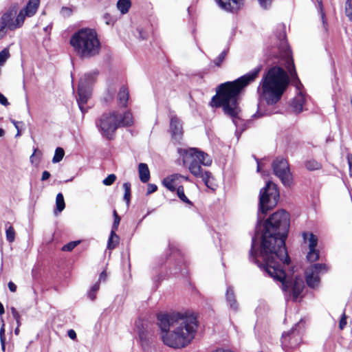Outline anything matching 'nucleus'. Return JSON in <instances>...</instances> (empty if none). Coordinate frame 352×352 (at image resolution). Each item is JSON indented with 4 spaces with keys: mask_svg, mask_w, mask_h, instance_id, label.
I'll use <instances>...</instances> for the list:
<instances>
[{
    "mask_svg": "<svg viewBox=\"0 0 352 352\" xmlns=\"http://www.w3.org/2000/svg\"><path fill=\"white\" fill-rule=\"evenodd\" d=\"M289 228V215L284 210L274 212L266 221L259 252L263 263H258V265L270 276L280 281L285 292L291 287L292 298L296 301L305 287L304 281L297 276L292 281L286 280L285 273L282 269V265L289 263L285 243Z\"/></svg>",
    "mask_w": 352,
    "mask_h": 352,
    "instance_id": "1",
    "label": "nucleus"
},
{
    "mask_svg": "<svg viewBox=\"0 0 352 352\" xmlns=\"http://www.w3.org/2000/svg\"><path fill=\"white\" fill-rule=\"evenodd\" d=\"M157 320L162 341L170 348H184L195 336L197 321L193 315L162 314L158 316Z\"/></svg>",
    "mask_w": 352,
    "mask_h": 352,
    "instance_id": "2",
    "label": "nucleus"
},
{
    "mask_svg": "<svg viewBox=\"0 0 352 352\" xmlns=\"http://www.w3.org/2000/svg\"><path fill=\"white\" fill-rule=\"evenodd\" d=\"M260 68L254 69L247 74L232 82L221 84L217 89V94L211 100V106L222 107L223 112L233 119L238 118L240 111L238 104V96L244 87L253 81L258 76Z\"/></svg>",
    "mask_w": 352,
    "mask_h": 352,
    "instance_id": "3",
    "label": "nucleus"
},
{
    "mask_svg": "<svg viewBox=\"0 0 352 352\" xmlns=\"http://www.w3.org/2000/svg\"><path fill=\"white\" fill-rule=\"evenodd\" d=\"M289 83V77L280 67H273L263 76L258 87L260 100L274 104L281 98Z\"/></svg>",
    "mask_w": 352,
    "mask_h": 352,
    "instance_id": "4",
    "label": "nucleus"
},
{
    "mask_svg": "<svg viewBox=\"0 0 352 352\" xmlns=\"http://www.w3.org/2000/svg\"><path fill=\"white\" fill-rule=\"evenodd\" d=\"M70 44L77 56L82 58H89L98 55L100 43L94 30L83 28L74 33Z\"/></svg>",
    "mask_w": 352,
    "mask_h": 352,
    "instance_id": "5",
    "label": "nucleus"
},
{
    "mask_svg": "<svg viewBox=\"0 0 352 352\" xmlns=\"http://www.w3.org/2000/svg\"><path fill=\"white\" fill-rule=\"evenodd\" d=\"M133 124V118L131 112L113 111L102 114L96 125L103 137L111 140L119 127L129 126Z\"/></svg>",
    "mask_w": 352,
    "mask_h": 352,
    "instance_id": "6",
    "label": "nucleus"
},
{
    "mask_svg": "<svg viewBox=\"0 0 352 352\" xmlns=\"http://www.w3.org/2000/svg\"><path fill=\"white\" fill-rule=\"evenodd\" d=\"M178 152L182 157L184 164L188 166L190 172L196 177L201 178L205 184L208 186L210 173L208 171L204 173L200 164L210 166L212 164L211 157L195 148H179Z\"/></svg>",
    "mask_w": 352,
    "mask_h": 352,
    "instance_id": "7",
    "label": "nucleus"
},
{
    "mask_svg": "<svg viewBox=\"0 0 352 352\" xmlns=\"http://www.w3.org/2000/svg\"><path fill=\"white\" fill-rule=\"evenodd\" d=\"M285 65L289 74L292 83L296 87L298 91L296 96L293 99L291 106L296 113H300L303 110V104L305 103V97L301 91L302 85L300 82L297 74L295 70L294 60L290 55L289 50L287 48L285 52Z\"/></svg>",
    "mask_w": 352,
    "mask_h": 352,
    "instance_id": "8",
    "label": "nucleus"
},
{
    "mask_svg": "<svg viewBox=\"0 0 352 352\" xmlns=\"http://www.w3.org/2000/svg\"><path fill=\"white\" fill-rule=\"evenodd\" d=\"M278 198L279 192L276 186L271 182H267L266 186L260 191L259 206L261 212L265 214L275 206Z\"/></svg>",
    "mask_w": 352,
    "mask_h": 352,
    "instance_id": "9",
    "label": "nucleus"
},
{
    "mask_svg": "<svg viewBox=\"0 0 352 352\" xmlns=\"http://www.w3.org/2000/svg\"><path fill=\"white\" fill-rule=\"evenodd\" d=\"M96 74H87L82 76L79 81L78 94V98L77 102L80 111L84 113V104L87 103L91 96V85L95 82Z\"/></svg>",
    "mask_w": 352,
    "mask_h": 352,
    "instance_id": "10",
    "label": "nucleus"
},
{
    "mask_svg": "<svg viewBox=\"0 0 352 352\" xmlns=\"http://www.w3.org/2000/svg\"><path fill=\"white\" fill-rule=\"evenodd\" d=\"M326 265L317 263L312 265L305 270V280L307 285L311 288L318 287L320 282V275L327 272Z\"/></svg>",
    "mask_w": 352,
    "mask_h": 352,
    "instance_id": "11",
    "label": "nucleus"
},
{
    "mask_svg": "<svg viewBox=\"0 0 352 352\" xmlns=\"http://www.w3.org/2000/svg\"><path fill=\"white\" fill-rule=\"evenodd\" d=\"M272 167L274 174L280 179L283 184L289 186L292 183V177L287 161L283 158H277L273 162Z\"/></svg>",
    "mask_w": 352,
    "mask_h": 352,
    "instance_id": "12",
    "label": "nucleus"
},
{
    "mask_svg": "<svg viewBox=\"0 0 352 352\" xmlns=\"http://www.w3.org/2000/svg\"><path fill=\"white\" fill-rule=\"evenodd\" d=\"M217 5L227 12H235L243 6L244 0H215Z\"/></svg>",
    "mask_w": 352,
    "mask_h": 352,
    "instance_id": "13",
    "label": "nucleus"
},
{
    "mask_svg": "<svg viewBox=\"0 0 352 352\" xmlns=\"http://www.w3.org/2000/svg\"><path fill=\"white\" fill-rule=\"evenodd\" d=\"M182 179H188V178L179 174H173L164 178L162 184L169 190L175 191L179 186H182L180 185Z\"/></svg>",
    "mask_w": 352,
    "mask_h": 352,
    "instance_id": "14",
    "label": "nucleus"
},
{
    "mask_svg": "<svg viewBox=\"0 0 352 352\" xmlns=\"http://www.w3.org/2000/svg\"><path fill=\"white\" fill-rule=\"evenodd\" d=\"M300 341L299 333L294 330L291 333H284L282 337V344L287 348H295L298 346Z\"/></svg>",
    "mask_w": 352,
    "mask_h": 352,
    "instance_id": "15",
    "label": "nucleus"
},
{
    "mask_svg": "<svg viewBox=\"0 0 352 352\" xmlns=\"http://www.w3.org/2000/svg\"><path fill=\"white\" fill-rule=\"evenodd\" d=\"M170 130L174 139L179 140L183 134L182 124L179 118L173 116L170 118Z\"/></svg>",
    "mask_w": 352,
    "mask_h": 352,
    "instance_id": "16",
    "label": "nucleus"
},
{
    "mask_svg": "<svg viewBox=\"0 0 352 352\" xmlns=\"http://www.w3.org/2000/svg\"><path fill=\"white\" fill-rule=\"evenodd\" d=\"M16 12V9L14 7L6 11L0 18V22H1L3 25L7 26V29L10 30H15V28H12V25H14V17Z\"/></svg>",
    "mask_w": 352,
    "mask_h": 352,
    "instance_id": "17",
    "label": "nucleus"
},
{
    "mask_svg": "<svg viewBox=\"0 0 352 352\" xmlns=\"http://www.w3.org/2000/svg\"><path fill=\"white\" fill-rule=\"evenodd\" d=\"M226 298L230 309L234 312L239 310V303L236 299L234 290L232 287H228L226 293Z\"/></svg>",
    "mask_w": 352,
    "mask_h": 352,
    "instance_id": "18",
    "label": "nucleus"
},
{
    "mask_svg": "<svg viewBox=\"0 0 352 352\" xmlns=\"http://www.w3.org/2000/svg\"><path fill=\"white\" fill-rule=\"evenodd\" d=\"M40 0H29L26 6L22 10L26 13L28 17H31L36 12Z\"/></svg>",
    "mask_w": 352,
    "mask_h": 352,
    "instance_id": "19",
    "label": "nucleus"
},
{
    "mask_svg": "<svg viewBox=\"0 0 352 352\" xmlns=\"http://www.w3.org/2000/svg\"><path fill=\"white\" fill-rule=\"evenodd\" d=\"M140 179L143 183L147 182L150 179V171L146 164L140 163L138 166Z\"/></svg>",
    "mask_w": 352,
    "mask_h": 352,
    "instance_id": "20",
    "label": "nucleus"
},
{
    "mask_svg": "<svg viewBox=\"0 0 352 352\" xmlns=\"http://www.w3.org/2000/svg\"><path fill=\"white\" fill-rule=\"evenodd\" d=\"M302 238L305 243L308 244L309 249L316 248L318 244V238L311 232H303Z\"/></svg>",
    "mask_w": 352,
    "mask_h": 352,
    "instance_id": "21",
    "label": "nucleus"
},
{
    "mask_svg": "<svg viewBox=\"0 0 352 352\" xmlns=\"http://www.w3.org/2000/svg\"><path fill=\"white\" fill-rule=\"evenodd\" d=\"M129 96V94L128 89L126 87L122 86L118 94V99L121 106L126 107Z\"/></svg>",
    "mask_w": 352,
    "mask_h": 352,
    "instance_id": "22",
    "label": "nucleus"
},
{
    "mask_svg": "<svg viewBox=\"0 0 352 352\" xmlns=\"http://www.w3.org/2000/svg\"><path fill=\"white\" fill-rule=\"evenodd\" d=\"M65 204L63 194H57L56 197V209L54 210V214L57 215L58 212H62L65 209Z\"/></svg>",
    "mask_w": 352,
    "mask_h": 352,
    "instance_id": "23",
    "label": "nucleus"
},
{
    "mask_svg": "<svg viewBox=\"0 0 352 352\" xmlns=\"http://www.w3.org/2000/svg\"><path fill=\"white\" fill-rule=\"evenodd\" d=\"M116 6L118 10L124 14L129 12L131 3L130 0H118Z\"/></svg>",
    "mask_w": 352,
    "mask_h": 352,
    "instance_id": "24",
    "label": "nucleus"
},
{
    "mask_svg": "<svg viewBox=\"0 0 352 352\" xmlns=\"http://www.w3.org/2000/svg\"><path fill=\"white\" fill-rule=\"evenodd\" d=\"M118 243L119 237L116 234L115 230H112L108 240L107 248L109 250H113L118 245Z\"/></svg>",
    "mask_w": 352,
    "mask_h": 352,
    "instance_id": "25",
    "label": "nucleus"
},
{
    "mask_svg": "<svg viewBox=\"0 0 352 352\" xmlns=\"http://www.w3.org/2000/svg\"><path fill=\"white\" fill-rule=\"evenodd\" d=\"M25 17H28L26 13L21 10L14 19V25H12V28H15V30L21 28L25 21Z\"/></svg>",
    "mask_w": 352,
    "mask_h": 352,
    "instance_id": "26",
    "label": "nucleus"
},
{
    "mask_svg": "<svg viewBox=\"0 0 352 352\" xmlns=\"http://www.w3.org/2000/svg\"><path fill=\"white\" fill-rule=\"evenodd\" d=\"M9 224L8 222L6 223V239L8 242L12 243L14 241L15 239V231L12 226H10L7 227V226Z\"/></svg>",
    "mask_w": 352,
    "mask_h": 352,
    "instance_id": "27",
    "label": "nucleus"
},
{
    "mask_svg": "<svg viewBox=\"0 0 352 352\" xmlns=\"http://www.w3.org/2000/svg\"><path fill=\"white\" fill-rule=\"evenodd\" d=\"M64 155H65V151L62 148H60V147L56 148L55 150L54 155L52 158V162L58 163V162H60L63 160Z\"/></svg>",
    "mask_w": 352,
    "mask_h": 352,
    "instance_id": "28",
    "label": "nucleus"
},
{
    "mask_svg": "<svg viewBox=\"0 0 352 352\" xmlns=\"http://www.w3.org/2000/svg\"><path fill=\"white\" fill-rule=\"evenodd\" d=\"M307 258L310 262L316 261L319 258V252L316 248L309 249Z\"/></svg>",
    "mask_w": 352,
    "mask_h": 352,
    "instance_id": "29",
    "label": "nucleus"
},
{
    "mask_svg": "<svg viewBox=\"0 0 352 352\" xmlns=\"http://www.w3.org/2000/svg\"><path fill=\"white\" fill-rule=\"evenodd\" d=\"M305 166L309 170H315L320 169L321 164L314 160H310L305 163Z\"/></svg>",
    "mask_w": 352,
    "mask_h": 352,
    "instance_id": "30",
    "label": "nucleus"
},
{
    "mask_svg": "<svg viewBox=\"0 0 352 352\" xmlns=\"http://www.w3.org/2000/svg\"><path fill=\"white\" fill-rule=\"evenodd\" d=\"M177 194L178 197L184 203L192 205L191 201L185 195L183 186H179L177 190Z\"/></svg>",
    "mask_w": 352,
    "mask_h": 352,
    "instance_id": "31",
    "label": "nucleus"
},
{
    "mask_svg": "<svg viewBox=\"0 0 352 352\" xmlns=\"http://www.w3.org/2000/svg\"><path fill=\"white\" fill-rule=\"evenodd\" d=\"M123 188L124 190V199L127 202H129L131 196V184L128 182L124 183Z\"/></svg>",
    "mask_w": 352,
    "mask_h": 352,
    "instance_id": "32",
    "label": "nucleus"
},
{
    "mask_svg": "<svg viewBox=\"0 0 352 352\" xmlns=\"http://www.w3.org/2000/svg\"><path fill=\"white\" fill-rule=\"evenodd\" d=\"M345 14L349 20H352V0H346L345 3Z\"/></svg>",
    "mask_w": 352,
    "mask_h": 352,
    "instance_id": "33",
    "label": "nucleus"
},
{
    "mask_svg": "<svg viewBox=\"0 0 352 352\" xmlns=\"http://www.w3.org/2000/svg\"><path fill=\"white\" fill-rule=\"evenodd\" d=\"M10 57V52L8 49H4L0 52V66L3 65L7 59Z\"/></svg>",
    "mask_w": 352,
    "mask_h": 352,
    "instance_id": "34",
    "label": "nucleus"
},
{
    "mask_svg": "<svg viewBox=\"0 0 352 352\" xmlns=\"http://www.w3.org/2000/svg\"><path fill=\"white\" fill-rule=\"evenodd\" d=\"M79 243L80 241H78L69 242L62 247V250L68 252L72 251L79 244Z\"/></svg>",
    "mask_w": 352,
    "mask_h": 352,
    "instance_id": "35",
    "label": "nucleus"
},
{
    "mask_svg": "<svg viewBox=\"0 0 352 352\" xmlns=\"http://www.w3.org/2000/svg\"><path fill=\"white\" fill-rule=\"evenodd\" d=\"M116 179V176L114 174L108 175L103 181L102 183L105 186L111 185Z\"/></svg>",
    "mask_w": 352,
    "mask_h": 352,
    "instance_id": "36",
    "label": "nucleus"
},
{
    "mask_svg": "<svg viewBox=\"0 0 352 352\" xmlns=\"http://www.w3.org/2000/svg\"><path fill=\"white\" fill-rule=\"evenodd\" d=\"M99 289V283H96V284H94L89 293V297L90 298L91 300H94L95 298H96V293L98 292V290Z\"/></svg>",
    "mask_w": 352,
    "mask_h": 352,
    "instance_id": "37",
    "label": "nucleus"
},
{
    "mask_svg": "<svg viewBox=\"0 0 352 352\" xmlns=\"http://www.w3.org/2000/svg\"><path fill=\"white\" fill-rule=\"evenodd\" d=\"M258 1L262 8L267 10L271 6L273 0H258Z\"/></svg>",
    "mask_w": 352,
    "mask_h": 352,
    "instance_id": "38",
    "label": "nucleus"
},
{
    "mask_svg": "<svg viewBox=\"0 0 352 352\" xmlns=\"http://www.w3.org/2000/svg\"><path fill=\"white\" fill-rule=\"evenodd\" d=\"M113 216H114V221H113V226H112V230H117V228L119 226V223L120 221V218L118 216L116 210L113 211Z\"/></svg>",
    "mask_w": 352,
    "mask_h": 352,
    "instance_id": "39",
    "label": "nucleus"
},
{
    "mask_svg": "<svg viewBox=\"0 0 352 352\" xmlns=\"http://www.w3.org/2000/svg\"><path fill=\"white\" fill-rule=\"evenodd\" d=\"M72 12H73L72 9L69 7H63L60 10V14L64 17H68V16H71L72 14Z\"/></svg>",
    "mask_w": 352,
    "mask_h": 352,
    "instance_id": "40",
    "label": "nucleus"
},
{
    "mask_svg": "<svg viewBox=\"0 0 352 352\" xmlns=\"http://www.w3.org/2000/svg\"><path fill=\"white\" fill-rule=\"evenodd\" d=\"M225 56H226V52H222L219 56L217 58H216L214 60V63L217 65V66H220V65L221 64V63L223 61L224 58H225Z\"/></svg>",
    "mask_w": 352,
    "mask_h": 352,
    "instance_id": "41",
    "label": "nucleus"
},
{
    "mask_svg": "<svg viewBox=\"0 0 352 352\" xmlns=\"http://www.w3.org/2000/svg\"><path fill=\"white\" fill-rule=\"evenodd\" d=\"M346 325V316L344 313H343L342 316L340 320L339 327L340 329H343Z\"/></svg>",
    "mask_w": 352,
    "mask_h": 352,
    "instance_id": "42",
    "label": "nucleus"
},
{
    "mask_svg": "<svg viewBox=\"0 0 352 352\" xmlns=\"http://www.w3.org/2000/svg\"><path fill=\"white\" fill-rule=\"evenodd\" d=\"M157 189V187L155 184H148V188H147V194H151L154 192H155Z\"/></svg>",
    "mask_w": 352,
    "mask_h": 352,
    "instance_id": "43",
    "label": "nucleus"
},
{
    "mask_svg": "<svg viewBox=\"0 0 352 352\" xmlns=\"http://www.w3.org/2000/svg\"><path fill=\"white\" fill-rule=\"evenodd\" d=\"M6 28L7 26L3 25V23L0 22V40L6 35Z\"/></svg>",
    "mask_w": 352,
    "mask_h": 352,
    "instance_id": "44",
    "label": "nucleus"
},
{
    "mask_svg": "<svg viewBox=\"0 0 352 352\" xmlns=\"http://www.w3.org/2000/svg\"><path fill=\"white\" fill-rule=\"evenodd\" d=\"M11 313L14 320L21 319V316L18 311L14 307H11Z\"/></svg>",
    "mask_w": 352,
    "mask_h": 352,
    "instance_id": "45",
    "label": "nucleus"
},
{
    "mask_svg": "<svg viewBox=\"0 0 352 352\" xmlns=\"http://www.w3.org/2000/svg\"><path fill=\"white\" fill-rule=\"evenodd\" d=\"M0 104L5 107L9 105L7 98L1 93H0Z\"/></svg>",
    "mask_w": 352,
    "mask_h": 352,
    "instance_id": "46",
    "label": "nucleus"
},
{
    "mask_svg": "<svg viewBox=\"0 0 352 352\" xmlns=\"http://www.w3.org/2000/svg\"><path fill=\"white\" fill-rule=\"evenodd\" d=\"M347 160L349 166V174L352 176V154H349L347 155Z\"/></svg>",
    "mask_w": 352,
    "mask_h": 352,
    "instance_id": "47",
    "label": "nucleus"
},
{
    "mask_svg": "<svg viewBox=\"0 0 352 352\" xmlns=\"http://www.w3.org/2000/svg\"><path fill=\"white\" fill-rule=\"evenodd\" d=\"M6 340L5 338V324L3 322L0 329V340Z\"/></svg>",
    "mask_w": 352,
    "mask_h": 352,
    "instance_id": "48",
    "label": "nucleus"
},
{
    "mask_svg": "<svg viewBox=\"0 0 352 352\" xmlns=\"http://www.w3.org/2000/svg\"><path fill=\"white\" fill-rule=\"evenodd\" d=\"M8 288L12 292H15L16 290V285L12 281H10L8 284Z\"/></svg>",
    "mask_w": 352,
    "mask_h": 352,
    "instance_id": "49",
    "label": "nucleus"
},
{
    "mask_svg": "<svg viewBox=\"0 0 352 352\" xmlns=\"http://www.w3.org/2000/svg\"><path fill=\"white\" fill-rule=\"evenodd\" d=\"M37 153H38L40 155L41 154V151H39L37 148H35L34 153L30 156V160L32 164L34 163L35 156L36 155Z\"/></svg>",
    "mask_w": 352,
    "mask_h": 352,
    "instance_id": "50",
    "label": "nucleus"
},
{
    "mask_svg": "<svg viewBox=\"0 0 352 352\" xmlns=\"http://www.w3.org/2000/svg\"><path fill=\"white\" fill-rule=\"evenodd\" d=\"M254 248H255V241L253 239H252V248H251V250H250V255H251V256H253V257H255L256 255V252H255Z\"/></svg>",
    "mask_w": 352,
    "mask_h": 352,
    "instance_id": "51",
    "label": "nucleus"
},
{
    "mask_svg": "<svg viewBox=\"0 0 352 352\" xmlns=\"http://www.w3.org/2000/svg\"><path fill=\"white\" fill-rule=\"evenodd\" d=\"M50 173L48 171L45 170L43 172L41 180L45 181V180L48 179L50 178Z\"/></svg>",
    "mask_w": 352,
    "mask_h": 352,
    "instance_id": "52",
    "label": "nucleus"
},
{
    "mask_svg": "<svg viewBox=\"0 0 352 352\" xmlns=\"http://www.w3.org/2000/svg\"><path fill=\"white\" fill-rule=\"evenodd\" d=\"M68 336L71 339L74 340L76 338V333L74 330L71 329L68 331Z\"/></svg>",
    "mask_w": 352,
    "mask_h": 352,
    "instance_id": "53",
    "label": "nucleus"
},
{
    "mask_svg": "<svg viewBox=\"0 0 352 352\" xmlns=\"http://www.w3.org/2000/svg\"><path fill=\"white\" fill-rule=\"evenodd\" d=\"M106 278H107L106 272L105 271L102 272V273L100 274V277H99V282L104 281L106 280Z\"/></svg>",
    "mask_w": 352,
    "mask_h": 352,
    "instance_id": "54",
    "label": "nucleus"
},
{
    "mask_svg": "<svg viewBox=\"0 0 352 352\" xmlns=\"http://www.w3.org/2000/svg\"><path fill=\"white\" fill-rule=\"evenodd\" d=\"M12 122L14 125L15 128L17 129L18 132H17L16 136L19 135L20 131H19V126H18V122H16L15 120H12Z\"/></svg>",
    "mask_w": 352,
    "mask_h": 352,
    "instance_id": "55",
    "label": "nucleus"
},
{
    "mask_svg": "<svg viewBox=\"0 0 352 352\" xmlns=\"http://www.w3.org/2000/svg\"><path fill=\"white\" fill-rule=\"evenodd\" d=\"M4 312H5V310H4L3 305L0 302V316H2L4 314Z\"/></svg>",
    "mask_w": 352,
    "mask_h": 352,
    "instance_id": "56",
    "label": "nucleus"
},
{
    "mask_svg": "<svg viewBox=\"0 0 352 352\" xmlns=\"http://www.w3.org/2000/svg\"><path fill=\"white\" fill-rule=\"evenodd\" d=\"M0 341H1V349L4 351H5L6 340H0Z\"/></svg>",
    "mask_w": 352,
    "mask_h": 352,
    "instance_id": "57",
    "label": "nucleus"
},
{
    "mask_svg": "<svg viewBox=\"0 0 352 352\" xmlns=\"http://www.w3.org/2000/svg\"><path fill=\"white\" fill-rule=\"evenodd\" d=\"M5 135V131L3 129L0 128V138L3 137Z\"/></svg>",
    "mask_w": 352,
    "mask_h": 352,
    "instance_id": "58",
    "label": "nucleus"
},
{
    "mask_svg": "<svg viewBox=\"0 0 352 352\" xmlns=\"http://www.w3.org/2000/svg\"><path fill=\"white\" fill-rule=\"evenodd\" d=\"M261 164L258 162H257V171L261 172Z\"/></svg>",
    "mask_w": 352,
    "mask_h": 352,
    "instance_id": "59",
    "label": "nucleus"
},
{
    "mask_svg": "<svg viewBox=\"0 0 352 352\" xmlns=\"http://www.w3.org/2000/svg\"><path fill=\"white\" fill-rule=\"evenodd\" d=\"M14 333L18 335L19 333V327H17L14 330Z\"/></svg>",
    "mask_w": 352,
    "mask_h": 352,
    "instance_id": "60",
    "label": "nucleus"
},
{
    "mask_svg": "<svg viewBox=\"0 0 352 352\" xmlns=\"http://www.w3.org/2000/svg\"><path fill=\"white\" fill-rule=\"evenodd\" d=\"M16 323H17V327H19L21 325V321H20V319H18V320H15Z\"/></svg>",
    "mask_w": 352,
    "mask_h": 352,
    "instance_id": "61",
    "label": "nucleus"
},
{
    "mask_svg": "<svg viewBox=\"0 0 352 352\" xmlns=\"http://www.w3.org/2000/svg\"><path fill=\"white\" fill-rule=\"evenodd\" d=\"M140 339H143L144 338V333H140Z\"/></svg>",
    "mask_w": 352,
    "mask_h": 352,
    "instance_id": "62",
    "label": "nucleus"
},
{
    "mask_svg": "<svg viewBox=\"0 0 352 352\" xmlns=\"http://www.w3.org/2000/svg\"><path fill=\"white\" fill-rule=\"evenodd\" d=\"M261 116V115H258V116H257V114H255V115L254 116V117H260Z\"/></svg>",
    "mask_w": 352,
    "mask_h": 352,
    "instance_id": "63",
    "label": "nucleus"
},
{
    "mask_svg": "<svg viewBox=\"0 0 352 352\" xmlns=\"http://www.w3.org/2000/svg\"><path fill=\"white\" fill-rule=\"evenodd\" d=\"M318 1L321 3H322V0H318Z\"/></svg>",
    "mask_w": 352,
    "mask_h": 352,
    "instance_id": "64",
    "label": "nucleus"
}]
</instances>
